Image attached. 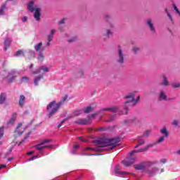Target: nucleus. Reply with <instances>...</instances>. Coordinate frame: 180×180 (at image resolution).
I'll return each mask as SVG.
<instances>
[{"instance_id": "49530a36", "label": "nucleus", "mask_w": 180, "mask_h": 180, "mask_svg": "<svg viewBox=\"0 0 180 180\" xmlns=\"http://www.w3.org/2000/svg\"><path fill=\"white\" fill-rule=\"evenodd\" d=\"M165 139H167V137L165 136H161L160 138H159L158 143H162V141H164V140H165Z\"/></svg>"}, {"instance_id": "72a5a7b5", "label": "nucleus", "mask_w": 180, "mask_h": 180, "mask_svg": "<svg viewBox=\"0 0 180 180\" xmlns=\"http://www.w3.org/2000/svg\"><path fill=\"white\" fill-rule=\"evenodd\" d=\"M81 113H82V110H76L75 111H74L73 115L74 116H79Z\"/></svg>"}, {"instance_id": "1a4fd4ad", "label": "nucleus", "mask_w": 180, "mask_h": 180, "mask_svg": "<svg viewBox=\"0 0 180 180\" xmlns=\"http://www.w3.org/2000/svg\"><path fill=\"white\" fill-rule=\"evenodd\" d=\"M76 124H81V125H85V124H91V117H89L88 119H80L75 122Z\"/></svg>"}, {"instance_id": "09e8293b", "label": "nucleus", "mask_w": 180, "mask_h": 180, "mask_svg": "<svg viewBox=\"0 0 180 180\" xmlns=\"http://www.w3.org/2000/svg\"><path fill=\"white\" fill-rule=\"evenodd\" d=\"M150 133H151V130H148L143 134V137H148L150 136Z\"/></svg>"}, {"instance_id": "a18cd8bd", "label": "nucleus", "mask_w": 180, "mask_h": 180, "mask_svg": "<svg viewBox=\"0 0 180 180\" xmlns=\"http://www.w3.org/2000/svg\"><path fill=\"white\" fill-rule=\"evenodd\" d=\"M4 137V127H0V139Z\"/></svg>"}, {"instance_id": "37998d69", "label": "nucleus", "mask_w": 180, "mask_h": 180, "mask_svg": "<svg viewBox=\"0 0 180 180\" xmlns=\"http://www.w3.org/2000/svg\"><path fill=\"white\" fill-rule=\"evenodd\" d=\"M41 70H40V68L37 70H35V71H33L32 72V75H37V74H40Z\"/></svg>"}, {"instance_id": "7c9ffc66", "label": "nucleus", "mask_w": 180, "mask_h": 180, "mask_svg": "<svg viewBox=\"0 0 180 180\" xmlns=\"http://www.w3.org/2000/svg\"><path fill=\"white\" fill-rule=\"evenodd\" d=\"M30 80V79L29 77L24 76L22 77L21 82L22 84H27V82H29Z\"/></svg>"}, {"instance_id": "bb28decb", "label": "nucleus", "mask_w": 180, "mask_h": 180, "mask_svg": "<svg viewBox=\"0 0 180 180\" xmlns=\"http://www.w3.org/2000/svg\"><path fill=\"white\" fill-rule=\"evenodd\" d=\"M110 112H112V113H117V112H119V107L117 106L110 107Z\"/></svg>"}, {"instance_id": "f257e3e1", "label": "nucleus", "mask_w": 180, "mask_h": 180, "mask_svg": "<svg viewBox=\"0 0 180 180\" xmlns=\"http://www.w3.org/2000/svg\"><path fill=\"white\" fill-rule=\"evenodd\" d=\"M119 139H101L98 141H93V143H95L96 146L98 148L108 147L105 150L110 151L113 150L119 143Z\"/></svg>"}, {"instance_id": "412c9836", "label": "nucleus", "mask_w": 180, "mask_h": 180, "mask_svg": "<svg viewBox=\"0 0 180 180\" xmlns=\"http://www.w3.org/2000/svg\"><path fill=\"white\" fill-rule=\"evenodd\" d=\"M67 99H68V96L66 95L64 97H63L62 100L58 103V108H61V106L64 105V102H65Z\"/></svg>"}, {"instance_id": "13d9d810", "label": "nucleus", "mask_w": 180, "mask_h": 180, "mask_svg": "<svg viewBox=\"0 0 180 180\" xmlns=\"http://www.w3.org/2000/svg\"><path fill=\"white\" fill-rule=\"evenodd\" d=\"M3 168H6V165H0V169H3Z\"/></svg>"}, {"instance_id": "5fc2aeb1", "label": "nucleus", "mask_w": 180, "mask_h": 180, "mask_svg": "<svg viewBox=\"0 0 180 180\" xmlns=\"http://www.w3.org/2000/svg\"><path fill=\"white\" fill-rule=\"evenodd\" d=\"M105 20H106V22H109V20H110V15H106L105 16Z\"/></svg>"}, {"instance_id": "79ce46f5", "label": "nucleus", "mask_w": 180, "mask_h": 180, "mask_svg": "<svg viewBox=\"0 0 180 180\" xmlns=\"http://www.w3.org/2000/svg\"><path fill=\"white\" fill-rule=\"evenodd\" d=\"M38 60L39 61H43V60H44V55H43V53H39L38 56Z\"/></svg>"}, {"instance_id": "423d86ee", "label": "nucleus", "mask_w": 180, "mask_h": 180, "mask_svg": "<svg viewBox=\"0 0 180 180\" xmlns=\"http://www.w3.org/2000/svg\"><path fill=\"white\" fill-rule=\"evenodd\" d=\"M53 141L51 139H43L41 141V142L35 146L36 150H38L39 151L41 150H44V148H54V146L53 145H49L46 146V144H49V143H51Z\"/></svg>"}, {"instance_id": "de8ad7c7", "label": "nucleus", "mask_w": 180, "mask_h": 180, "mask_svg": "<svg viewBox=\"0 0 180 180\" xmlns=\"http://www.w3.org/2000/svg\"><path fill=\"white\" fill-rule=\"evenodd\" d=\"M165 11L166 13H167V16L169 18V19H170V20L172 22V16L171 15V14H169V13L168 12V9L167 8H165Z\"/></svg>"}, {"instance_id": "7ed1b4c3", "label": "nucleus", "mask_w": 180, "mask_h": 180, "mask_svg": "<svg viewBox=\"0 0 180 180\" xmlns=\"http://www.w3.org/2000/svg\"><path fill=\"white\" fill-rule=\"evenodd\" d=\"M27 9L30 12H34V18L37 22L40 20V17L41 16V9L37 6H34V1H31L27 4Z\"/></svg>"}, {"instance_id": "e2e57ef3", "label": "nucleus", "mask_w": 180, "mask_h": 180, "mask_svg": "<svg viewBox=\"0 0 180 180\" xmlns=\"http://www.w3.org/2000/svg\"><path fill=\"white\" fill-rule=\"evenodd\" d=\"M37 157V156H32L30 160H31L32 161H33V160H34V158H36Z\"/></svg>"}, {"instance_id": "dca6fc26", "label": "nucleus", "mask_w": 180, "mask_h": 180, "mask_svg": "<svg viewBox=\"0 0 180 180\" xmlns=\"http://www.w3.org/2000/svg\"><path fill=\"white\" fill-rule=\"evenodd\" d=\"M22 126H23V124H22V122L19 123L14 131V133H15L16 136H22V134H23V131H20V127H22Z\"/></svg>"}, {"instance_id": "bf43d9fd", "label": "nucleus", "mask_w": 180, "mask_h": 180, "mask_svg": "<svg viewBox=\"0 0 180 180\" xmlns=\"http://www.w3.org/2000/svg\"><path fill=\"white\" fill-rule=\"evenodd\" d=\"M161 162H162L163 164H165V162H167V161L165 160V159H162L160 160Z\"/></svg>"}, {"instance_id": "603ef678", "label": "nucleus", "mask_w": 180, "mask_h": 180, "mask_svg": "<svg viewBox=\"0 0 180 180\" xmlns=\"http://www.w3.org/2000/svg\"><path fill=\"white\" fill-rule=\"evenodd\" d=\"M106 111L110 112V108H105L101 109V112H106Z\"/></svg>"}, {"instance_id": "4d7b16f0", "label": "nucleus", "mask_w": 180, "mask_h": 180, "mask_svg": "<svg viewBox=\"0 0 180 180\" xmlns=\"http://www.w3.org/2000/svg\"><path fill=\"white\" fill-rule=\"evenodd\" d=\"M65 20V19H63V20H60L59 21V25H64Z\"/></svg>"}, {"instance_id": "f704fd0d", "label": "nucleus", "mask_w": 180, "mask_h": 180, "mask_svg": "<svg viewBox=\"0 0 180 180\" xmlns=\"http://www.w3.org/2000/svg\"><path fill=\"white\" fill-rule=\"evenodd\" d=\"M15 56H16V57H19V56H25V53L22 50H19L15 53Z\"/></svg>"}, {"instance_id": "39448f33", "label": "nucleus", "mask_w": 180, "mask_h": 180, "mask_svg": "<svg viewBox=\"0 0 180 180\" xmlns=\"http://www.w3.org/2000/svg\"><path fill=\"white\" fill-rule=\"evenodd\" d=\"M124 58H126V55L123 52L122 47L119 46L116 50L115 60L120 65H123L124 64Z\"/></svg>"}, {"instance_id": "9d476101", "label": "nucleus", "mask_w": 180, "mask_h": 180, "mask_svg": "<svg viewBox=\"0 0 180 180\" xmlns=\"http://www.w3.org/2000/svg\"><path fill=\"white\" fill-rule=\"evenodd\" d=\"M158 100L160 101H172V98H168V96H167V93H165V91H162L160 93Z\"/></svg>"}, {"instance_id": "774afa93", "label": "nucleus", "mask_w": 180, "mask_h": 180, "mask_svg": "<svg viewBox=\"0 0 180 180\" xmlns=\"http://www.w3.org/2000/svg\"><path fill=\"white\" fill-rule=\"evenodd\" d=\"M176 154H179V155H180V150L176 152Z\"/></svg>"}, {"instance_id": "3c124183", "label": "nucleus", "mask_w": 180, "mask_h": 180, "mask_svg": "<svg viewBox=\"0 0 180 180\" xmlns=\"http://www.w3.org/2000/svg\"><path fill=\"white\" fill-rule=\"evenodd\" d=\"M153 164H157V162L155 161V162H148L147 164H146V165L148 166V167H151V165H153Z\"/></svg>"}, {"instance_id": "e433bc0d", "label": "nucleus", "mask_w": 180, "mask_h": 180, "mask_svg": "<svg viewBox=\"0 0 180 180\" xmlns=\"http://www.w3.org/2000/svg\"><path fill=\"white\" fill-rule=\"evenodd\" d=\"M77 78H82L84 77V71L79 70L77 74Z\"/></svg>"}, {"instance_id": "69168bd1", "label": "nucleus", "mask_w": 180, "mask_h": 180, "mask_svg": "<svg viewBox=\"0 0 180 180\" xmlns=\"http://www.w3.org/2000/svg\"><path fill=\"white\" fill-rule=\"evenodd\" d=\"M13 160V158H10L8 159V161H12Z\"/></svg>"}, {"instance_id": "a211bd4d", "label": "nucleus", "mask_w": 180, "mask_h": 180, "mask_svg": "<svg viewBox=\"0 0 180 180\" xmlns=\"http://www.w3.org/2000/svg\"><path fill=\"white\" fill-rule=\"evenodd\" d=\"M160 133H161V134L163 135L164 137L167 138L169 136V132H168V129L165 127L162 128L160 129Z\"/></svg>"}, {"instance_id": "cd10ccee", "label": "nucleus", "mask_w": 180, "mask_h": 180, "mask_svg": "<svg viewBox=\"0 0 180 180\" xmlns=\"http://www.w3.org/2000/svg\"><path fill=\"white\" fill-rule=\"evenodd\" d=\"M31 132H28L27 134L24 137V139L22 140V141H20L18 143V146H22V144H23V143H25L26 141V140H27V139H29V136H30Z\"/></svg>"}, {"instance_id": "4c0bfd02", "label": "nucleus", "mask_w": 180, "mask_h": 180, "mask_svg": "<svg viewBox=\"0 0 180 180\" xmlns=\"http://www.w3.org/2000/svg\"><path fill=\"white\" fill-rule=\"evenodd\" d=\"M112 35V31L110 30H106V33L104 34L105 37H109V36Z\"/></svg>"}, {"instance_id": "aec40b11", "label": "nucleus", "mask_w": 180, "mask_h": 180, "mask_svg": "<svg viewBox=\"0 0 180 180\" xmlns=\"http://www.w3.org/2000/svg\"><path fill=\"white\" fill-rule=\"evenodd\" d=\"M16 112H14L10 120L8 122V124H13V123H15V122L16 121Z\"/></svg>"}, {"instance_id": "2eb2a0df", "label": "nucleus", "mask_w": 180, "mask_h": 180, "mask_svg": "<svg viewBox=\"0 0 180 180\" xmlns=\"http://www.w3.org/2000/svg\"><path fill=\"white\" fill-rule=\"evenodd\" d=\"M44 79V74H41L40 76L36 77L34 79V84L35 86H39V81H41V79Z\"/></svg>"}, {"instance_id": "680f3d73", "label": "nucleus", "mask_w": 180, "mask_h": 180, "mask_svg": "<svg viewBox=\"0 0 180 180\" xmlns=\"http://www.w3.org/2000/svg\"><path fill=\"white\" fill-rule=\"evenodd\" d=\"M32 154H33V151H30V152H28V153H27V155H32Z\"/></svg>"}, {"instance_id": "8fccbe9b", "label": "nucleus", "mask_w": 180, "mask_h": 180, "mask_svg": "<svg viewBox=\"0 0 180 180\" xmlns=\"http://www.w3.org/2000/svg\"><path fill=\"white\" fill-rule=\"evenodd\" d=\"M86 150H88L89 151H101V149H94L92 148H86Z\"/></svg>"}, {"instance_id": "4468645a", "label": "nucleus", "mask_w": 180, "mask_h": 180, "mask_svg": "<svg viewBox=\"0 0 180 180\" xmlns=\"http://www.w3.org/2000/svg\"><path fill=\"white\" fill-rule=\"evenodd\" d=\"M134 168L136 169V171H141V172H146V165L144 163L134 165Z\"/></svg>"}, {"instance_id": "f8f14e48", "label": "nucleus", "mask_w": 180, "mask_h": 180, "mask_svg": "<svg viewBox=\"0 0 180 180\" xmlns=\"http://www.w3.org/2000/svg\"><path fill=\"white\" fill-rule=\"evenodd\" d=\"M56 34V30H51L50 34L47 36V41L46 47H50V41H52L53 37H54V34Z\"/></svg>"}, {"instance_id": "6e6552de", "label": "nucleus", "mask_w": 180, "mask_h": 180, "mask_svg": "<svg viewBox=\"0 0 180 180\" xmlns=\"http://www.w3.org/2000/svg\"><path fill=\"white\" fill-rule=\"evenodd\" d=\"M146 25H147L149 30L151 32V34H155V33H156L155 27L154 26V22H153V20L148 19V20L146 21Z\"/></svg>"}, {"instance_id": "c9c22d12", "label": "nucleus", "mask_w": 180, "mask_h": 180, "mask_svg": "<svg viewBox=\"0 0 180 180\" xmlns=\"http://www.w3.org/2000/svg\"><path fill=\"white\" fill-rule=\"evenodd\" d=\"M178 124H179V120H174L172 122V125L174 126V127H177Z\"/></svg>"}, {"instance_id": "c756f323", "label": "nucleus", "mask_w": 180, "mask_h": 180, "mask_svg": "<svg viewBox=\"0 0 180 180\" xmlns=\"http://www.w3.org/2000/svg\"><path fill=\"white\" fill-rule=\"evenodd\" d=\"M43 46V43L42 42H39L38 44H37L34 46V49L36 50V51H40V50H41V46Z\"/></svg>"}, {"instance_id": "ea45409f", "label": "nucleus", "mask_w": 180, "mask_h": 180, "mask_svg": "<svg viewBox=\"0 0 180 180\" xmlns=\"http://www.w3.org/2000/svg\"><path fill=\"white\" fill-rule=\"evenodd\" d=\"M140 50V48L139 47H137V46H134L133 49H132V51L134 53V54H137V53H139V51Z\"/></svg>"}, {"instance_id": "864d4df0", "label": "nucleus", "mask_w": 180, "mask_h": 180, "mask_svg": "<svg viewBox=\"0 0 180 180\" xmlns=\"http://www.w3.org/2000/svg\"><path fill=\"white\" fill-rule=\"evenodd\" d=\"M76 39H77V37H74L72 38L71 39H69L68 41L69 43H71V42H72V41H75Z\"/></svg>"}, {"instance_id": "a19ab883", "label": "nucleus", "mask_w": 180, "mask_h": 180, "mask_svg": "<svg viewBox=\"0 0 180 180\" xmlns=\"http://www.w3.org/2000/svg\"><path fill=\"white\" fill-rule=\"evenodd\" d=\"M173 8H174V11L176 12V13L179 14V16H180V11H179V9L178 8V7L176 6V5L173 4Z\"/></svg>"}, {"instance_id": "f3484780", "label": "nucleus", "mask_w": 180, "mask_h": 180, "mask_svg": "<svg viewBox=\"0 0 180 180\" xmlns=\"http://www.w3.org/2000/svg\"><path fill=\"white\" fill-rule=\"evenodd\" d=\"M25 101H26V97H25L24 95H20L18 101L20 108H23V105H25Z\"/></svg>"}, {"instance_id": "4be33fe9", "label": "nucleus", "mask_w": 180, "mask_h": 180, "mask_svg": "<svg viewBox=\"0 0 180 180\" xmlns=\"http://www.w3.org/2000/svg\"><path fill=\"white\" fill-rule=\"evenodd\" d=\"M157 171H158V168L153 167L151 170L148 171V174L150 175V176H153V175H155Z\"/></svg>"}, {"instance_id": "c85d7f7f", "label": "nucleus", "mask_w": 180, "mask_h": 180, "mask_svg": "<svg viewBox=\"0 0 180 180\" xmlns=\"http://www.w3.org/2000/svg\"><path fill=\"white\" fill-rule=\"evenodd\" d=\"M5 9H6V3L3 4L0 8V16H2V15H4V12H5Z\"/></svg>"}, {"instance_id": "6ab92c4d", "label": "nucleus", "mask_w": 180, "mask_h": 180, "mask_svg": "<svg viewBox=\"0 0 180 180\" xmlns=\"http://www.w3.org/2000/svg\"><path fill=\"white\" fill-rule=\"evenodd\" d=\"M11 43H12V39L7 38L6 39L5 41H4V49L6 51L8 50V49H9V46H11Z\"/></svg>"}, {"instance_id": "f03ea898", "label": "nucleus", "mask_w": 180, "mask_h": 180, "mask_svg": "<svg viewBox=\"0 0 180 180\" xmlns=\"http://www.w3.org/2000/svg\"><path fill=\"white\" fill-rule=\"evenodd\" d=\"M137 94L136 91L132 92L126 96V99H129L125 101L124 104V112L122 115H127V112L129 111V108L131 106V105H136L140 101V96H138L136 99H134V96Z\"/></svg>"}, {"instance_id": "20e7f679", "label": "nucleus", "mask_w": 180, "mask_h": 180, "mask_svg": "<svg viewBox=\"0 0 180 180\" xmlns=\"http://www.w3.org/2000/svg\"><path fill=\"white\" fill-rule=\"evenodd\" d=\"M60 107H58V103L53 101L46 106V110L49 112L48 117H53L58 112Z\"/></svg>"}, {"instance_id": "338daca9", "label": "nucleus", "mask_w": 180, "mask_h": 180, "mask_svg": "<svg viewBox=\"0 0 180 180\" xmlns=\"http://www.w3.org/2000/svg\"><path fill=\"white\" fill-rule=\"evenodd\" d=\"M97 114H92L91 115V117H95V116H96Z\"/></svg>"}, {"instance_id": "6e6d98bb", "label": "nucleus", "mask_w": 180, "mask_h": 180, "mask_svg": "<svg viewBox=\"0 0 180 180\" xmlns=\"http://www.w3.org/2000/svg\"><path fill=\"white\" fill-rule=\"evenodd\" d=\"M27 17H26V16H25V17H23L22 18V22H27Z\"/></svg>"}, {"instance_id": "5701e85b", "label": "nucleus", "mask_w": 180, "mask_h": 180, "mask_svg": "<svg viewBox=\"0 0 180 180\" xmlns=\"http://www.w3.org/2000/svg\"><path fill=\"white\" fill-rule=\"evenodd\" d=\"M117 119V115H112L111 116H110L108 120H105L106 123H112V122H115V120H116Z\"/></svg>"}, {"instance_id": "0e129e2a", "label": "nucleus", "mask_w": 180, "mask_h": 180, "mask_svg": "<svg viewBox=\"0 0 180 180\" xmlns=\"http://www.w3.org/2000/svg\"><path fill=\"white\" fill-rule=\"evenodd\" d=\"M74 148H78V147H79V146H78V145H74Z\"/></svg>"}, {"instance_id": "ddd939ff", "label": "nucleus", "mask_w": 180, "mask_h": 180, "mask_svg": "<svg viewBox=\"0 0 180 180\" xmlns=\"http://www.w3.org/2000/svg\"><path fill=\"white\" fill-rule=\"evenodd\" d=\"M153 146H154V145H153V144L148 145L146 147H145L143 148H141L137 150H132L129 155H132L133 154H136V153H144V151H147V150H148V148H150V147H153Z\"/></svg>"}, {"instance_id": "2f4dec72", "label": "nucleus", "mask_w": 180, "mask_h": 180, "mask_svg": "<svg viewBox=\"0 0 180 180\" xmlns=\"http://www.w3.org/2000/svg\"><path fill=\"white\" fill-rule=\"evenodd\" d=\"M130 123H134V124H139L140 123V120H138L136 117L132 118L131 120H129Z\"/></svg>"}, {"instance_id": "c03bdc74", "label": "nucleus", "mask_w": 180, "mask_h": 180, "mask_svg": "<svg viewBox=\"0 0 180 180\" xmlns=\"http://www.w3.org/2000/svg\"><path fill=\"white\" fill-rule=\"evenodd\" d=\"M172 88H179L180 84L179 83H172Z\"/></svg>"}, {"instance_id": "b1692460", "label": "nucleus", "mask_w": 180, "mask_h": 180, "mask_svg": "<svg viewBox=\"0 0 180 180\" xmlns=\"http://www.w3.org/2000/svg\"><path fill=\"white\" fill-rule=\"evenodd\" d=\"M5 101H6V94H5V93H1L0 95V103H5Z\"/></svg>"}, {"instance_id": "0eeeda50", "label": "nucleus", "mask_w": 180, "mask_h": 180, "mask_svg": "<svg viewBox=\"0 0 180 180\" xmlns=\"http://www.w3.org/2000/svg\"><path fill=\"white\" fill-rule=\"evenodd\" d=\"M136 162V158L131 156L130 155V157H129L126 160H122V164L124 165V167H130V165H132V164H134Z\"/></svg>"}, {"instance_id": "9b49d317", "label": "nucleus", "mask_w": 180, "mask_h": 180, "mask_svg": "<svg viewBox=\"0 0 180 180\" xmlns=\"http://www.w3.org/2000/svg\"><path fill=\"white\" fill-rule=\"evenodd\" d=\"M115 174H117L118 175H136L134 173H130L127 172H120V167L119 165L115 167Z\"/></svg>"}, {"instance_id": "473e14b6", "label": "nucleus", "mask_w": 180, "mask_h": 180, "mask_svg": "<svg viewBox=\"0 0 180 180\" xmlns=\"http://www.w3.org/2000/svg\"><path fill=\"white\" fill-rule=\"evenodd\" d=\"M144 144V139H139L138 144L135 146V148H139L140 146H143Z\"/></svg>"}, {"instance_id": "052dcab7", "label": "nucleus", "mask_w": 180, "mask_h": 180, "mask_svg": "<svg viewBox=\"0 0 180 180\" xmlns=\"http://www.w3.org/2000/svg\"><path fill=\"white\" fill-rule=\"evenodd\" d=\"M79 140H80V141H86L82 137H79Z\"/></svg>"}, {"instance_id": "a878e982", "label": "nucleus", "mask_w": 180, "mask_h": 180, "mask_svg": "<svg viewBox=\"0 0 180 180\" xmlns=\"http://www.w3.org/2000/svg\"><path fill=\"white\" fill-rule=\"evenodd\" d=\"M162 77H163V82L160 84V85H163L164 86H168V85H169L168 79L165 76H163Z\"/></svg>"}, {"instance_id": "393cba45", "label": "nucleus", "mask_w": 180, "mask_h": 180, "mask_svg": "<svg viewBox=\"0 0 180 180\" xmlns=\"http://www.w3.org/2000/svg\"><path fill=\"white\" fill-rule=\"evenodd\" d=\"M94 110V108L91 106L86 107L83 109L84 113L88 114L91 113Z\"/></svg>"}, {"instance_id": "58836bf2", "label": "nucleus", "mask_w": 180, "mask_h": 180, "mask_svg": "<svg viewBox=\"0 0 180 180\" xmlns=\"http://www.w3.org/2000/svg\"><path fill=\"white\" fill-rule=\"evenodd\" d=\"M41 71H44V72H49V68L46 66H41L40 68Z\"/></svg>"}]
</instances>
